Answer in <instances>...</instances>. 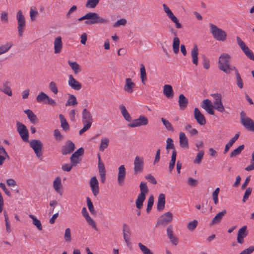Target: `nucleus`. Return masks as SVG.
<instances>
[{
    "mask_svg": "<svg viewBox=\"0 0 254 254\" xmlns=\"http://www.w3.org/2000/svg\"><path fill=\"white\" fill-rule=\"evenodd\" d=\"M83 20H87L84 22V23L87 25H94L96 24H106L109 22L108 19L100 16V15L96 12L87 13L78 19L79 21Z\"/></svg>",
    "mask_w": 254,
    "mask_h": 254,
    "instance_id": "obj_1",
    "label": "nucleus"
},
{
    "mask_svg": "<svg viewBox=\"0 0 254 254\" xmlns=\"http://www.w3.org/2000/svg\"><path fill=\"white\" fill-rule=\"evenodd\" d=\"M231 57L228 54L223 53L220 55L218 61L219 69L227 74H230L236 69L234 66L230 65Z\"/></svg>",
    "mask_w": 254,
    "mask_h": 254,
    "instance_id": "obj_2",
    "label": "nucleus"
},
{
    "mask_svg": "<svg viewBox=\"0 0 254 254\" xmlns=\"http://www.w3.org/2000/svg\"><path fill=\"white\" fill-rule=\"evenodd\" d=\"M139 189L140 192L138 195L135 201L136 206L138 209H140L142 207L143 203L146 198V194H147L149 191L146 183L144 182H140Z\"/></svg>",
    "mask_w": 254,
    "mask_h": 254,
    "instance_id": "obj_3",
    "label": "nucleus"
},
{
    "mask_svg": "<svg viewBox=\"0 0 254 254\" xmlns=\"http://www.w3.org/2000/svg\"><path fill=\"white\" fill-rule=\"evenodd\" d=\"M210 32L214 39L218 41H224L226 39L227 33L222 29L213 24H210Z\"/></svg>",
    "mask_w": 254,
    "mask_h": 254,
    "instance_id": "obj_4",
    "label": "nucleus"
},
{
    "mask_svg": "<svg viewBox=\"0 0 254 254\" xmlns=\"http://www.w3.org/2000/svg\"><path fill=\"white\" fill-rule=\"evenodd\" d=\"M240 122L247 130L254 132V122L252 119L247 117L244 111L240 113Z\"/></svg>",
    "mask_w": 254,
    "mask_h": 254,
    "instance_id": "obj_5",
    "label": "nucleus"
},
{
    "mask_svg": "<svg viewBox=\"0 0 254 254\" xmlns=\"http://www.w3.org/2000/svg\"><path fill=\"white\" fill-rule=\"evenodd\" d=\"M16 18L17 19L18 23L17 30L18 35L20 37H22L24 30L26 27V21L21 10H19L17 11L16 14Z\"/></svg>",
    "mask_w": 254,
    "mask_h": 254,
    "instance_id": "obj_6",
    "label": "nucleus"
},
{
    "mask_svg": "<svg viewBox=\"0 0 254 254\" xmlns=\"http://www.w3.org/2000/svg\"><path fill=\"white\" fill-rule=\"evenodd\" d=\"M237 42L245 55L250 60L254 61V55L253 52L249 48L246 44L238 36L236 38Z\"/></svg>",
    "mask_w": 254,
    "mask_h": 254,
    "instance_id": "obj_7",
    "label": "nucleus"
},
{
    "mask_svg": "<svg viewBox=\"0 0 254 254\" xmlns=\"http://www.w3.org/2000/svg\"><path fill=\"white\" fill-rule=\"evenodd\" d=\"M211 96L214 98L213 100L214 108L220 113L225 111V108L222 102V95L219 93L212 94Z\"/></svg>",
    "mask_w": 254,
    "mask_h": 254,
    "instance_id": "obj_8",
    "label": "nucleus"
},
{
    "mask_svg": "<svg viewBox=\"0 0 254 254\" xmlns=\"http://www.w3.org/2000/svg\"><path fill=\"white\" fill-rule=\"evenodd\" d=\"M133 173L134 175L141 173L143 171L144 160L142 157L136 156L133 162Z\"/></svg>",
    "mask_w": 254,
    "mask_h": 254,
    "instance_id": "obj_9",
    "label": "nucleus"
},
{
    "mask_svg": "<svg viewBox=\"0 0 254 254\" xmlns=\"http://www.w3.org/2000/svg\"><path fill=\"white\" fill-rule=\"evenodd\" d=\"M16 127L17 130L22 140L25 142H28L29 133L26 127L24 124L17 121Z\"/></svg>",
    "mask_w": 254,
    "mask_h": 254,
    "instance_id": "obj_10",
    "label": "nucleus"
},
{
    "mask_svg": "<svg viewBox=\"0 0 254 254\" xmlns=\"http://www.w3.org/2000/svg\"><path fill=\"white\" fill-rule=\"evenodd\" d=\"M30 146L33 149L36 156L40 158L42 156V143L39 140L33 139L30 141Z\"/></svg>",
    "mask_w": 254,
    "mask_h": 254,
    "instance_id": "obj_11",
    "label": "nucleus"
},
{
    "mask_svg": "<svg viewBox=\"0 0 254 254\" xmlns=\"http://www.w3.org/2000/svg\"><path fill=\"white\" fill-rule=\"evenodd\" d=\"M163 10L168 17L175 24L177 28L182 27V24L179 22L178 18L174 15L169 7L165 3L163 4Z\"/></svg>",
    "mask_w": 254,
    "mask_h": 254,
    "instance_id": "obj_12",
    "label": "nucleus"
},
{
    "mask_svg": "<svg viewBox=\"0 0 254 254\" xmlns=\"http://www.w3.org/2000/svg\"><path fill=\"white\" fill-rule=\"evenodd\" d=\"M173 218V214L170 212H167L163 214L157 221V225H166L171 223Z\"/></svg>",
    "mask_w": 254,
    "mask_h": 254,
    "instance_id": "obj_13",
    "label": "nucleus"
},
{
    "mask_svg": "<svg viewBox=\"0 0 254 254\" xmlns=\"http://www.w3.org/2000/svg\"><path fill=\"white\" fill-rule=\"evenodd\" d=\"M148 123V119L144 116L141 115L139 117L132 121L128 126L131 127H135L142 126L147 125Z\"/></svg>",
    "mask_w": 254,
    "mask_h": 254,
    "instance_id": "obj_14",
    "label": "nucleus"
},
{
    "mask_svg": "<svg viewBox=\"0 0 254 254\" xmlns=\"http://www.w3.org/2000/svg\"><path fill=\"white\" fill-rule=\"evenodd\" d=\"M75 149L74 144L70 140H67L65 144L62 147L61 152L63 155H66L72 153Z\"/></svg>",
    "mask_w": 254,
    "mask_h": 254,
    "instance_id": "obj_15",
    "label": "nucleus"
},
{
    "mask_svg": "<svg viewBox=\"0 0 254 254\" xmlns=\"http://www.w3.org/2000/svg\"><path fill=\"white\" fill-rule=\"evenodd\" d=\"M82 123L91 127L93 118L91 113L86 109H84L82 113Z\"/></svg>",
    "mask_w": 254,
    "mask_h": 254,
    "instance_id": "obj_16",
    "label": "nucleus"
},
{
    "mask_svg": "<svg viewBox=\"0 0 254 254\" xmlns=\"http://www.w3.org/2000/svg\"><path fill=\"white\" fill-rule=\"evenodd\" d=\"M126 175V170L124 165H121L118 168V183L120 186H122L125 181Z\"/></svg>",
    "mask_w": 254,
    "mask_h": 254,
    "instance_id": "obj_17",
    "label": "nucleus"
},
{
    "mask_svg": "<svg viewBox=\"0 0 254 254\" xmlns=\"http://www.w3.org/2000/svg\"><path fill=\"white\" fill-rule=\"evenodd\" d=\"M90 186L94 196H96L99 193L98 181L95 176L92 177L90 181Z\"/></svg>",
    "mask_w": 254,
    "mask_h": 254,
    "instance_id": "obj_18",
    "label": "nucleus"
},
{
    "mask_svg": "<svg viewBox=\"0 0 254 254\" xmlns=\"http://www.w3.org/2000/svg\"><path fill=\"white\" fill-rule=\"evenodd\" d=\"M194 117L200 125L203 126L206 124V121L204 115L197 108H195L194 109Z\"/></svg>",
    "mask_w": 254,
    "mask_h": 254,
    "instance_id": "obj_19",
    "label": "nucleus"
},
{
    "mask_svg": "<svg viewBox=\"0 0 254 254\" xmlns=\"http://www.w3.org/2000/svg\"><path fill=\"white\" fill-rule=\"evenodd\" d=\"M136 85L132 79L130 78H127L125 80V84L124 87V90L128 93H132L133 89L135 88Z\"/></svg>",
    "mask_w": 254,
    "mask_h": 254,
    "instance_id": "obj_20",
    "label": "nucleus"
},
{
    "mask_svg": "<svg viewBox=\"0 0 254 254\" xmlns=\"http://www.w3.org/2000/svg\"><path fill=\"white\" fill-rule=\"evenodd\" d=\"M63 47L62 37L59 36L55 38L54 41V53L59 54L61 52Z\"/></svg>",
    "mask_w": 254,
    "mask_h": 254,
    "instance_id": "obj_21",
    "label": "nucleus"
},
{
    "mask_svg": "<svg viewBox=\"0 0 254 254\" xmlns=\"http://www.w3.org/2000/svg\"><path fill=\"white\" fill-rule=\"evenodd\" d=\"M247 229V226H244L239 230L237 238V241L239 244H242L244 243V238L248 234Z\"/></svg>",
    "mask_w": 254,
    "mask_h": 254,
    "instance_id": "obj_22",
    "label": "nucleus"
},
{
    "mask_svg": "<svg viewBox=\"0 0 254 254\" xmlns=\"http://www.w3.org/2000/svg\"><path fill=\"white\" fill-rule=\"evenodd\" d=\"M123 237L127 247H130L131 243L129 242L130 230L129 227L126 224L123 225Z\"/></svg>",
    "mask_w": 254,
    "mask_h": 254,
    "instance_id": "obj_23",
    "label": "nucleus"
},
{
    "mask_svg": "<svg viewBox=\"0 0 254 254\" xmlns=\"http://www.w3.org/2000/svg\"><path fill=\"white\" fill-rule=\"evenodd\" d=\"M68 84L72 89L75 90H79L82 88L81 83L75 80L72 75L69 76Z\"/></svg>",
    "mask_w": 254,
    "mask_h": 254,
    "instance_id": "obj_24",
    "label": "nucleus"
},
{
    "mask_svg": "<svg viewBox=\"0 0 254 254\" xmlns=\"http://www.w3.org/2000/svg\"><path fill=\"white\" fill-rule=\"evenodd\" d=\"M179 144L181 148L188 149L189 147L188 139L183 132L179 133Z\"/></svg>",
    "mask_w": 254,
    "mask_h": 254,
    "instance_id": "obj_25",
    "label": "nucleus"
},
{
    "mask_svg": "<svg viewBox=\"0 0 254 254\" xmlns=\"http://www.w3.org/2000/svg\"><path fill=\"white\" fill-rule=\"evenodd\" d=\"M227 214L226 210H224L222 211L219 212L211 220L210 225L212 226L215 224H219L222 220L223 217Z\"/></svg>",
    "mask_w": 254,
    "mask_h": 254,
    "instance_id": "obj_26",
    "label": "nucleus"
},
{
    "mask_svg": "<svg viewBox=\"0 0 254 254\" xmlns=\"http://www.w3.org/2000/svg\"><path fill=\"white\" fill-rule=\"evenodd\" d=\"M165 195L163 193H160L158 197L157 209L159 211H162L165 208Z\"/></svg>",
    "mask_w": 254,
    "mask_h": 254,
    "instance_id": "obj_27",
    "label": "nucleus"
},
{
    "mask_svg": "<svg viewBox=\"0 0 254 254\" xmlns=\"http://www.w3.org/2000/svg\"><path fill=\"white\" fill-rule=\"evenodd\" d=\"M198 49L196 44H194L191 51V56L192 58V63L197 65L198 63Z\"/></svg>",
    "mask_w": 254,
    "mask_h": 254,
    "instance_id": "obj_28",
    "label": "nucleus"
},
{
    "mask_svg": "<svg viewBox=\"0 0 254 254\" xmlns=\"http://www.w3.org/2000/svg\"><path fill=\"white\" fill-rule=\"evenodd\" d=\"M0 91L9 96H11L12 95L10 87V83L8 81L4 82L2 86L0 87Z\"/></svg>",
    "mask_w": 254,
    "mask_h": 254,
    "instance_id": "obj_29",
    "label": "nucleus"
},
{
    "mask_svg": "<svg viewBox=\"0 0 254 254\" xmlns=\"http://www.w3.org/2000/svg\"><path fill=\"white\" fill-rule=\"evenodd\" d=\"M163 94L168 98H171L173 97L174 93L171 85L165 84L163 86Z\"/></svg>",
    "mask_w": 254,
    "mask_h": 254,
    "instance_id": "obj_30",
    "label": "nucleus"
},
{
    "mask_svg": "<svg viewBox=\"0 0 254 254\" xmlns=\"http://www.w3.org/2000/svg\"><path fill=\"white\" fill-rule=\"evenodd\" d=\"M178 102L180 108L181 110H184L188 106L189 102L187 98L183 94H181L179 97Z\"/></svg>",
    "mask_w": 254,
    "mask_h": 254,
    "instance_id": "obj_31",
    "label": "nucleus"
},
{
    "mask_svg": "<svg viewBox=\"0 0 254 254\" xmlns=\"http://www.w3.org/2000/svg\"><path fill=\"white\" fill-rule=\"evenodd\" d=\"M59 119L61 124V127L65 131H67L69 130V125L66 121L65 118L62 114L59 115Z\"/></svg>",
    "mask_w": 254,
    "mask_h": 254,
    "instance_id": "obj_32",
    "label": "nucleus"
},
{
    "mask_svg": "<svg viewBox=\"0 0 254 254\" xmlns=\"http://www.w3.org/2000/svg\"><path fill=\"white\" fill-rule=\"evenodd\" d=\"M68 64L73 71L74 74H76L81 71L80 65L76 62H72L69 60Z\"/></svg>",
    "mask_w": 254,
    "mask_h": 254,
    "instance_id": "obj_33",
    "label": "nucleus"
},
{
    "mask_svg": "<svg viewBox=\"0 0 254 254\" xmlns=\"http://www.w3.org/2000/svg\"><path fill=\"white\" fill-rule=\"evenodd\" d=\"M176 156H177V152L175 149H174L172 151V154L171 156V159L169 163V171L170 173H171L173 170L174 168L175 162L176 160Z\"/></svg>",
    "mask_w": 254,
    "mask_h": 254,
    "instance_id": "obj_34",
    "label": "nucleus"
},
{
    "mask_svg": "<svg viewBox=\"0 0 254 254\" xmlns=\"http://www.w3.org/2000/svg\"><path fill=\"white\" fill-rule=\"evenodd\" d=\"M62 185L60 178L57 177L53 182V187L55 190L59 194H62L61 189Z\"/></svg>",
    "mask_w": 254,
    "mask_h": 254,
    "instance_id": "obj_35",
    "label": "nucleus"
},
{
    "mask_svg": "<svg viewBox=\"0 0 254 254\" xmlns=\"http://www.w3.org/2000/svg\"><path fill=\"white\" fill-rule=\"evenodd\" d=\"M119 108L125 119L128 122L131 121V118L127 111L126 107L124 105H121L120 106Z\"/></svg>",
    "mask_w": 254,
    "mask_h": 254,
    "instance_id": "obj_36",
    "label": "nucleus"
},
{
    "mask_svg": "<svg viewBox=\"0 0 254 254\" xmlns=\"http://www.w3.org/2000/svg\"><path fill=\"white\" fill-rule=\"evenodd\" d=\"M24 113L27 115L28 118L30 121L33 123L35 124L37 121L36 116L30 110H26L24 111Z\"/></svg>",
    "mask_w": 254,
    "mask_h": 254,
    "instance_id": "obj_37",
    "label": "nucleus"
},
{
    "mask_svg": "<svg viewBox=\"0 0 254 254\" xmlns=\"http://www.w3.org/2000/svg\"><path fill=\"white\" fill-rule=\"evenodd\" d=\"M29 217L33 220V224L35 225L38 230H42L43 227L41 221L38 220L34 215L29 214Z\"/></svg>",
    "mask_w": 254,
    "mask_h": 254,
    "instance_id": "obj_38",
    "label": "nucleus"
},
{
    "mask_svg": "<svg viewBox=\"0 0 254 254\" xmlns=\"http://www.w3.org/2000/svg\"><path fill=\"white\" fill-rule=\"evenodd\" d=\"M77 104L78 103L76 100V97L73 95L69 94L67 101L65 104V106H76Z\"/></svg>",
    "mask_w": 254,
    "mask_h": 254,
    "instance_id": "obj_39",
    "label": "nucleus"
},
{
    "mask_svg": "<svg viewBox=\"0 0 254 254\" xmlns=\"http://www.w3.org/2000/svg\"><path fill=\"white\" fill-rule=\"evenodd\" d=\"M161 120L167 130L172 132L174 131L173 126L168 120L163 118H162Z\"/></svg>",
    "mask_w": 254,
    "mask_h": 254,
    "instance_id": "obj_40",
    "label": "nucleus"
},
{
    "mask_svg": "<svg viewBox=\"0 0 254 254\" xmlns=\"http://www.w3.org/2000/svg\"><path fill=\"white\" fill-rule=\"evenodd\" d=\"M180 40L176 37L174 38L173 44V49L175 54H177L179 52V45H180Z\"/></svg>",
    "mask_w": 254,
    "mask_h": 254,
    "instance_id": "obj_41",
    "label": "nucleus"
},
{
    "mask_svg": "<svg viewBox=\"0 0 254 254\" xmlns=\"http://www.w3.org/2000/svg\"><path fill=\"white\" fill-rule=\"evenodd\" d=\"M109 142V139L105 137L104 138H103L101 140V143L99 147V150L103 152L104 151V150L107 148L108 146Z\"/></svg>",
    "mask_w": 254,
    "mask_h": 254,
    "instance_id": "obj_42",
    "label": "nucleus"
},
{
    "mask_svg": "<svg viewBox=\"0 0 254 254\" xmlns=\"http://www.w3.org/2000/svg\"><path fill=\"white\" fill-rule=\"evenodd\" d=\"M244 145L242 144L238 146L236 149L232 151L230 153V157L233 158L239 155L242 151L244 149Z\"/></svg>",
    "mask_w": 254,
    "mask_h": 254,
    "instance_id": "obj_43",
    "label": "nucleus"
},
{
    "mask_svg": "<svg viewBox=\"0 0 254 254\" xmlns=\"http://www.w3.org/2000/svg\"><path fill=\"white\" fill-rule=\"evenodd\" d=\"M234 71H235L236 74L237 85L240 89H242L243 88V82L242 79L241 78L240 74H239V71L237 68Z\"/></svg>",
    "mask_w": 254,
    "mask_h": 254,
    "instance_id": "obj_44",
    "label": "nucleus"
},
{
    "mask_svg": "<svg viewBox=\"0 0 254 254\" xmlns=\"http://www.w3.org/2000/svg\"><path fill=\"white\" fill-rule=\"evenodd\" d=\"M100 0H87L85 6L88 8H94L99 3Z\"/></svg>",
    "mask_w": 254,
    "mask_h": 254,
    "instance_id": "obj_45",
    "label": "nucleus"
},
{
    "mask_svg": "<svg viewBox=\"0 0 254 254\" xmlns=\"http://www.w3.org/2000/svg\"><path fill=\"white\" fill-rule=\"evenodd\" d=\"M140 78L141 79L142 83L145 84V81L147 79L146 73L145 71V68L143 64L140 65Z\"/></svg>",
    "mask_w": 254,
    "mask_h": 254,
    "instance_id": "obj_46",
    "label": "nucleus"
},
{
    "mask_svg": "<svg viewBox=\"0 0 254 254\" xmlns=\"http://www.w3.org/2000/svg\"><path fill=\"white\" fill-rule=\"evenodd\" d=\"M64 239L67 243H70L71 242V230L69 228H66L65 230Z\"/></svg>",
    "mask_w": 254,
    "mask_h": 254,
    "instance_id": "obj_47",
    "label": "nucleus"
},
{
    "mask_svg": "<svg viewBox=\"0 0 254 254\" xmlns=\"http://www.w3.org/2000/svg\"><path fill=\"white\" fill-rule=\"evenodd\" d=\"M138 247L143 254H153V253L147 247L143 245L141 243H139Z\"/></svg>",
    "mask_w": 254,
    "mask_h": 254,
    "instance_id": "obj_48",
    "label": "nucleus"
},
{
    "mask_svg": "<svg viewBox=\"0 0 254 254\" xmlns=\"http://www.w3.org/2000/svg\"><path fill=\"white\" fill-rule=\"evenodd\" d=\"M154 203V197L153 195H150L147 202V206L146 208V212L147 213H149Z\"/></svg>",
    "mask_w": 254,
    "mask_h": 254,
    "instance_id": "obj_49",
    "label": "nucleus"
},
{
    "mask_svg": "<svg viewBox=\"0 0 254 254\" xmlns=\"http://www.w3.org/2000/svg\"><path fill=\"white\" fill-rule=\"evenodd\" d=\"M204 153L203 150L199 151L193 162L194 163L199 164L201 162L202 159L204 155Z\"/></svg>",
    "mask_w": 254,
    "mask_h": 254,
    "instance_id": "obj_50",
    "label": "nucleus"
},
{
    "mask_svg": "<svg viewBox=\"0 0 254 254\" xmlns=\"http://www.w3.org/2000/svg\"><path fill=\"white\" fill-rule=\"evenodd\" d=\"M198 224L197 220H194L189 222L187 225V228L190 231H194L196 228Z\"/></svg>",
    "mask_w": 254,
    "mask_h": 254,
    "instance_id": "obj_51",
    "label": "nucleus"
},
{
    "mask_svg": "<svg viewBox=\"0 0 254 254\" xmlns=\"http://www.w3.org/2000/svg\"><path fill=\"white\" fill-rule=\"evenodd\" d=\"M220 191V189L217 188L215 189V190L213 192L212 196V198L214 201V203L215 204H217L218 203V194Z\"/></svg>",
    "mask_w": 254,
    "mask_h": 254,
    "instance_id": "obj_52",
    "label": "nucleus"
},
{
    "mask_svg": "<svg viewBox=\"0 0 254 254\" xmlns=\"http://www.w3.org/2000/svg\"><path fill=\"white\" fill-rule=\"evenodd\" d=\"M87 204L90 212L92 214H95L96 213V211L94 208L93 203L89 197H87Z\"/></svg>",
    "mask_w": 254,
    "mask_h": 254,
    "instance_id": "obj_53",
    "label": "nucleus"
},
{
    "mask_svg": "<svg viewBox=\"0 0 254 254\" xmlns=\"http://www.w3.org/2000/svg\"><path fill=\"white\" fill-rule=\"evenodd\" d=\"M3 214H4V220H5V226H6V231L8 233H10L11 232V229H10V223L8 220V215H7L6 212L5 211L3 212Z\"/></svg>",
    "mask_w": 254,
    "mask_h": 254,
    "instance_id": "obj_54",
    "label": "nucleus"
},
{
    "mask_svg": "<svg viewBox=\"0 0 254 254\" xmlns=\"http://www.w3.org/2000/svg\"><path fill=\"white\" fill-rule=\"evenodd\" d=\"M12 46L11 44L7 43L0 47V55L7 52Z\"/></svg>",
    "mask_w": 254,
    "mask_h": 254,
    "instance_id": "obj_55",
    "label": "nucleus"
},
{
    "mask_svg": "<svg viewBox=\"0 0 254 254\" xmlns=\"http://www.w3.org/2000/svg\"><path fill=\"white\" fill-rule=\"evenodd\" d=\"M48 96L46 94L42 92L36 97V100L38 102L40 103L44 100H47Z\"/></svg>",
    "mask_w": 254,
    "mask_h": 254,
    "instance_id": "obj_56",
    "label": "nucleus"
},
{
    "mask_svg": "<svg viewBox=\"0 0 254 254\" xmlns=\"http://www.w3.org/2000/svg\"><path fill=\"white\" fill-rule=\"evenodd\" d=\"M50 90L55 94H57L58 92V87L56 83L54 81H51L49 85Z\"/></svg>",
    "mask_w": 254,
    "mask_h": 254,
    "instance_id": "obj_57",
    "label": "nucleus"
},
{
    "mask_svg": "<svg viewBox=\"0 0 254 254\" xmlns=\"http://www.w3.org/2000/svg\"><path fill=\"white\" fill-rule=\"evenodd\" d=\"M251 164L248 166L246 168L245 170L247 171H251L254 170V150L252 154V158L251 160Z\"/></svg>",
    "mask_w": 254,
    "mask_h": 254,
    "instance_id": "obj_58",
    "label": "nucleus"
},
{
    "mask_svg": "<svg viewBox=\"0 0 254 254\" xmlns=\"http://www.w3.org/2000/svg\"><path fill=\"white\" fill-rule=\"evenodd\" d=\"M54 135L56 140L58 141L62 140L64 138L63 135L61 134L58 129H56L54 130Z\"/></svg>",
    "mask_w": 254,
    "mask_h": 254,
    "instance_id": "obj_59",
    "label": "nucleus"
},
{
    "mask_svg": "<svg viewBox=\"0 0 254 254\" xmlns=\"http://www.w3.org/2000/svg\"><path fill=\"white\" fill-rule=\"evenodd\" d=\"M166 149H175L173 139L171 138H168L166 140Z\"/></svg>",
    "mask_w": 254,
    "mask_h": 254,
    "instance_id": "obj_60",
    "label": "nucleus"
},
{
    "mask_svg": "<svg viewBox=\"0 0 254 254\" xmlns=\"http://www.w3.org/2000/svg\"><path fill=\"white\" fill-rule=\"evenodd\" d=\"M126 23H127L126 19H124V18H122V19H120L117 20V21L114 24L113 27H118L121 25L124 26L126 24Z\"/></svg>",
    "mask_w": 254,
    "mask_h": 254,
    "instance_id": "obj_61",
    "label": "nucleus"
},
{
    "mask_svg": "<svg viewBox=\"0 0 254 254\" xmlns=\"http://www.w3.org/2000/svg\"><path fill=\"white\" fill-rule=\"evenodd\" d=\"M145 178L153 185L157 184V181L155 178L151 174H147L145 176Z\"/></svg>",
    "mask_w": 254,
    "mask_h": 254,
    "instance_id": "obj_62",
    "label": "nucleus"
},
{
    "mask_svg": "<svg viewBox=\"0 0 254 254\" xmlns=\"http://www.w3.org/2000/svg\"><path fill=\"white\" fill-rule=\"evenodd\" d=\"M85 218L89 225H91L95 230H97L96 223L89 215Z\"/></svg>",
    "mask_w": 254,
    "mask_h": 254,
    "instance_id": "obj_63",
    "label": "nucleus"
},
{
    "mask_svg": "<svg viewBox=\"0 0 254 254\" xmlns=\"http://www.w3.org/2000/svg\"><path fill=\"white\" fill-rule=\"evenodd\" d=\"M84 149L82 147H80L72 154V157H77L79 158L80 156H82L84 154Z\"/></svg>",
    "mask_w": 254,
    "mask_h": 254,
    "instance_id": "obj_64",
    "label": "nucleus"
}]
</instances>
